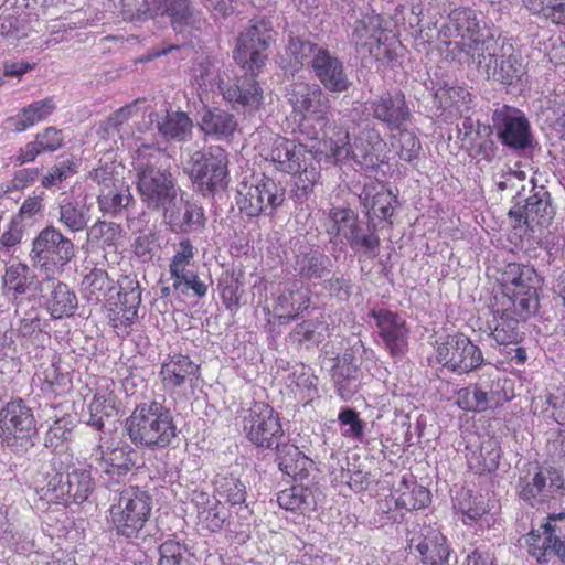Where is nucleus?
Listing matches in <instances>:
<instances>
[{
	"mask_svg": "<svg viewBox=\"0 0 565 565\" xmlns=\"http://www.w3.org/2000/svg\"><path fill=\"white\" fill-rule=\"evenodd\" d=\"M409 548L417 553V565H447L451 554L447 537L430 527L422 536L412 537Z\"/></svg>",
	"mask_w": 565,
	"mask_h": 565,
	"instance_id": "nucleus-28",
	"label": "nucleus"
},
{
	"mask_svg": "<svg viewBox=\"0 0 565 565\" xmlns=\"http://www.w3.org/2000/svg\"><path fill=\"white\" fill-rule=\"evenodd\" d=\"M90 220L89 207L78 201H64L60 205V223L71 232H82Z\"/></svg>",
	"mask_w": 565,
	"mask_h": 565,
	"instance_id": "nucleus-55",
	"label": "nucleus"
},
{
	"mask_svg": "<svg viewBox=\"0 0 565 565\" xmlns=\"http://www.w3.org/2000/svg\"><path fill=\"white\" fill-rule=\"evenodd\" d=\"M514 396L513 383L505 376L491 377L489 382H481L460 388L457 392V405L466 411L481 413L497 408Z\"/></svg>",
	"mask_w": 565,
	"mask_h": 565,
	"instance_id": "nucleus-14",
	"label": "nucleus"
},
{
	"mask_svg": "<svg viewBox=\"0 0 565 565\" xmlns=\"http://www.w3.org/2000/svg\"><path fill=\"white\" fill-rule=\"evenodd\" d=\"M278 505L298 515H310L317 509L315 491L309 486L294 484L277 493Z\"/></svg>",
	"mask_w": 565,
	"mask_h": 565,
	"instance_id": "nucleus-42",
	"label": "nucleus"
},
{
	"mask_svg": "<svg viewBox=\"0 0 565 565\" xmlns=\"http://www.w3.org/2000/svg\"><path fill=\"white\" fill-rule=\"evenodd\" d=\"M158 376L164 393L186 396L198 387L201 366L188 354H168L160 364Z\"/></svg>",
	"mask_w": 565,
	"mask_h": 565,
	"instance_id": "nucleus-15",
	"label": "nucleus"
},
{
	"mask_svg": "<svg viewBox=\"0 0 565 565\" xmlns=\"http://www.w3.org/2000/svg\"><path fill=\"white\" fill-rule=\"evenodd\" d=\"M40 390L44 395L54 397L64 396L72 388V379L67 372H63L56 363H50L42 367L38 374Z\"/></svg>",
	"mask_w": 565,
	"mask_h": 565,
	"instance_id": "nucleus-51",
	"label": "nucleus"
},
{
	"mask_svg": "<svg viewBox=\"0 0 565 565\" xmlns=\"http://www.w3.org/2000/svg\"><path fill=\"white\" fill-rule=\"evenodd\" d=\"M96 455L103 472L117 483L136 467L137 451L128 444L107 449L99 445Z\"/></svg>",
	"mask_w": 565,
	"mask_h": 565,
	"instance_id": "nucleus-32",
	"label": "nucleus"
},
{
	"mask_svg": "<svg viewBox=\"0 0 565 565\" xmlns=\"http://www.w3.org/2000/svg\"><path fill=\"white\" fill-rule=\"evenodd\" d=\"M366 109L373 119L394 131L412 122L414 116L405 94L401 89L385 90L366 103Z\"/></svg>",
	"mask_w": 565,
	"mask_h": 565,
	"instance_id": "nucleus-19",
	"label": "nucleus"
},
{
	"mask_svg": "<svg viewBox=\"0 0 565 565\" xmlns=\"http://www.w3.org/2000/svg\"><path fill=\"white\" fill-rule=\"evenodd\" d=\"M286 97L302 130L308 128L311 121H327L330 115V99L319 85L306 82L291 83Z\"/></svg>",
	"mask_w": 565,
	"mask_h": 565,
	"instance_id": "nucleus-13",
	"label": "nucleus"
},
{
	"mask_svg": "<svg viewBox=\"0 0 565 565\" xmlns=\"http://www.w3.org/2000/svg\"><path fill=\"white\" fill-rule=\"evenodd\" d=\"M196 248L190 238H181L173 246V254L169 263V274L171 278L185 273H191L195 267Z\"/></svg>",
	"mask_w": 565,
	"mask_h": 565,
	"instance_id": "nucleus-53",
	"label": "nucleus"
},
{
	"mask_svg": "<svg viewBox=\"0 0 565 565\" xmlns=\"http://www.w3.org/2000/svg\"><path fill=\"white\" fill-rule=\"evenodd\" d=\"M131 250L140 262H152L162 250V236L160 231L149 228L140 232L131 244Z\"/></svg>",
	"mask_w": 565,
	"mask_h": 565,
	"instance_id": "nucleus-54",
	"label": "nucleus"
},
{
	"mask_svg": "<svg viewBox=\"0 0 565 565\" xmlns=\"http://www.w3.org/2000/svg\"><path fill=\"white\" fill-rule=\"evenodd\" d=\"M323 46H319L300 36H291L286 49L289 63L292 67L299 68L303 65L312 66V60L316 58L319 51H323Z\"/></svg>",
	"mask_w": 565,
	"mask_h": 565,
	"instance_id": "nucleus-58",
	"label": "nucleus"
},
{
	"mask_svg": "<svg viewBox=\"0 0 565 565\" xmlns=\"http://www.w3.org/2000/svg\"><path fill=\"white\" fill-rule=\"evenodd\" d=\"M140 103L141 99L137 98L113 111L99 126V132L103 137L119 136L121 127L138 113V105Z\"/></svg>",
	"mask_w": 565,
	"mask_h": 565,
	"instance_id": "nucleus-61",
	"label": "nucleus"
},
{
	"mask_svg": "<svg viewBox=\"0 0 565 565\" xmlns=\"http://www.w3.org/2000/svg\"><path fill=\"white\" fill-rule=\"evenodd\" d=\"M171 279L173 281L172 288L174 291L180 292L183 296H186L192 291L193 296L202 299L207 295L209 286L200 278L195 270L182 274Z\"/></svg>",
	"mask_w": 565,
	"mask_h": 565,
	"instance_id": "nucleus-63",
	"label": "nucleus"
},
{
	"mask_svg": "<svg viewBox=\"0 0 565 565\" xmlns=\"http://www.w3.org/2000/svg\"><path fill=\"white\" fill-rule=\"evenodd\" d=\"M370 317L374 319L379 337L391 356L404 355L408 350L409 328L406 320L390 309H373Z\"/></svg>",
	"mask_w": 565,
	"mask_h": 565,
	"instance_id": "nucleus-22",
	"label": "nucleus"
},
{
	"mask_svg": "<svg viewBox=\"0 0 565 565\" xmlns=\"http://www.w3.org/2000/svg\"><path fill=\"white\" fill-rule=\"evenodd\" d=\"M274 33L270 21L252 20L250 25L238 35L233 50V58L245 74L220 85L225 100L249 113L258 110L263 104V89L256 77L268 60L267 51Z\"/></svg>",
	"mask_w": 565,
	"mask_h": 565,
	"instance_id": "nucleus-2",
	"label": "nucleus"
},
{
	"mask_svg": "<svg viewBox=\"0 0 565 565\" xmlns=\"http://www.w3.org/2000/svg\"><path fill=\"white\" fill-rule=\"evenodd\" d=\"M564 473L551 465H530L518 480V494L531 507L556 501L564 495Z\"/></svg>",
	"mask_w": 565,
	"mask_h": 565,
	"instance_id": "nucleus-7",
	"label": "nucleus"
},
{
	"mask_svg": "<svg viewBox=\"0 0 565 565\" xmlns=\"http://www.w3.org/2000/svg\"><path fill=\"white\" fill-rule=\"evenodd\" d=\"M126 430L136 446L151 450L169 447L177 436L170 409L157 401L137 405L126 420Z\"/></svg>",
	"mask_w": 565,
	"mask_h": 565,
	"instance_id": "nucleus-3",
	"label": "nucleus"
},
{
	"mask_svg": "<svg viewBox=\"0 0 565 565\" xmlns=\"http://www.w3.org/2000/svg\"><path fill=\"white\" fill-rule=\"evenodd\" d=\"M513 227L526 226L534 232L536 227H547L555 215L554 207L548 200L537 195L530 196L524 205L515 204L509 211Z\"/></svg>",
	"mask_w": 565,
	"mask_h": 565,
	"instance_id": "nucleus-30",
	"label": "nucleus"
},
{
	"mask_svg": "<svg viewBox=\"0 0 565 565\" xmlns=\"http://www.w3.org/2000/svg\"><path fill=\"white\" fill-rule=\"evenodd\" d=\"M142 289L139 281L126 278L125 285L118 292V301L108 308V320L114 329L130 333L132 324L138 319V310L141 305Z\"/></svg>",
	"mask_w": 565,
	"mask_h": 565,
	"instance_id": "nucleus-24",
	"label": "nucleus"
},
{
	"mask_svg": "<svg viewBox=\"0 0 565 565\" xmlns=\"http://www.w3.org/2000/svg\"><path fill=\"white\" fill-rule=\"evenodd\" d=\"M386 142L374 127H365L352 143L351 160L362 168H375L383 162Z\"/></svg>",
	"mask_w": 565,
	"mask_h": 565,
	"instance_id": "nucleus-31",
	"label": "nucleus"
},
{
	"mask_svg": "<svg viewBox=\"0 0 565 565\" xmlns=\"http://www.w3.org/2000/svg\"><path fill=\"white\" fill-rule=\"evenodd\" d=\"M478 67L505 85L518 84L526 73L521 53L509 42L502 43L499 55L486 51V62Z\"/></svg>",
	"mask_w": 565,
	"mask_h": 565,
	"instance_id": "nucleus-23",
	"label": "nucleus"
},
{
	"mask_svg": "<svg viewBox=\"0 0 565 565\" xmlns=\"http://www.w3.org/2000/svg\"><path fill=\"white\" fill-rule=\"evenodd\" d=\"M359 199L370 221L379 218L393 224L391 218L398 205V199L384 184L373 181L364 184Z\"/></svg>",
	"mask_w": 565,
	"mask_h": 565,
	"instance_id": "nucleus-29",
	"label": "nucleus"
},
{
	"mask_svg": "<svg viewBox=\"0 0 565 565\" xmlns=\"http://www.w3.org/2000/svg\"><path fill=\"white\" fill-rule=\"evenodd\" d=\"M536 270L527 265L509 263L498 279V290L489 303L487 330L499 345H518L524 339L520 323L539 308Z\"/></svg>",
	"mask_w": 565,
	"mask_h": 565,
	"instance_id": "nucleus-1",
	"label": "nucleus"
},
{
	"mask_svg": "<svg viewBox=\"0 0 565 565\" xmlns=\"http://www.w3.org/2000/svg\"><path fill=\"white\" fill-rule=\"evenodd\" d=\"M213 497L230 507L243 505L247 497L246 486L233 475L217 476Z\"/></svg>",
	"mask_w": 565,
	"mask_h": 565,
	"instance_id": "nucleus-52",
	"label": "nucleus"
},
{
	"mask_svg": "<svg viewBox=\"0 0 565 565\" xmlns=\"http://www.w3.org/2000/svg\"><path fill=\"white\" fill-rule=\"evenodd\" d=\"M439 40L454 44V50L463 54V61L481 66L486 62L487 42L481 32L477 12L468 7H458L450 11L447 22L439 31Z\"/></svg>",
	"mask_w": 565,
	"mask_h": 565,
	"instance_id": "nucleus-5",
	"label": "nucleus"
},
{
	"mask_svg": "<svg viewBox=\"0 0 565 565\" xmlns=\"http://www.w3.org/2000/svg\"><path fill=\"white\" fill-rule=\"evenodd\" d=\"M347 243L358 255L360 262L362 259H374L380 255L381 238L374 223H369L366 226L361 223L350 235Z\"/></svg>",
	"mask_w": 565,
	"mask_h": 565,
	"instance_id": "nucleus-46",
	"label": "nucleus"
},
{
	"mask_svg": "<svg viewBox=\"0 0 565 565\" xmlns=\"http://www.w3.org/2000/svg\"><path fill=\"white\" fill-rule=\"evenodd\" d=\"M352 41L359 50H365L374 60L392 63L396 60L398 40L387 29L382 28L377 19L359 21L352 33Z\"/></svg>",
	"mask_w": 565,
	"mask_h": 565,
	"instance_id": "nucleus-17",
	"label": "nucleus"
},
{
	"mask_svg": "<svg viewBox=\"0 0 565 565\" xmlns=\"http://www.w3.org/2000/svg\"><path fill=\"white\" fill-rule=\"evenodd\" d=\"M34 281L30 267L21 262H15L6 267L2 276V295L11 302H20L23 296L30 291Z\"/></svg>",
	"mask_w": 565,
	"mask_h": 565,
	"instance_id": "nucleus-41",
	"label": "nucleus"
},
{
	"mask_svg": "<svg viewBox=\"0 0 565 565\" xmlns=\"http://www.w3.org/2000/svg\"><path fill=\"white\" fill-rule=\"evenodd\" d=\"M65 143L63 130L56 127H45L34 136L33 141L26 142L14 156V166L33 162L40 154L55 152Z\"/></svg>",
	"mask_w": 565,
	"mask_h": 565,
	"instance_id": "nucleus-34",
	"label": "nucleus"
},
{
	"mask_svg": "<svg viewBox=\"0 0 565 565\" xmlns=\"http://www.w3.org/2000/svg\"><path fill=\"white\" fill-rule=\"evenodd\" d=\"M263 154L278 171L298 174V186L305 193L312 191L321 178V166L313 150L298 140L277 135Z\"/></svg>",
	"mask_w": 565,
	"mask_h": 565,
	"instance_id": "nucleus-4",
	"label": "nucleus"
},
{
	"mask_svg": "<svg viewBox=\"0 0 565 565\" xmlns=\"http://www.w3.org/2000/svg\"><path fill=\"white\" fill-rule=\"evenodd\" d=\"M191 502L196 509L198 524L211 533L220 532L228 519L227 512L221 507V502L207 492L194 490Z\"/></svg>",
	"mask_w": 565,
	"mask_h": 565,
	"instance_id": "nucleus-36",
	"label": "nucleus"
},
{
	"mask_svg": "<svg viewBox=\"0 0 565 565\" xmlns=\"http://www.w3.org/2000/svg\"><path fill=\"white\" fill-rule=\"evenodd\" d=\"M395 509L412 512L426 508L430 501V491L414 479L403 477L392 491Z\"/></svg>",
	"mask_w": 565,
	"mask_h": 565,
	"instance_id": "nucleus-39",
	"label": "nucleus"
},
{
	"mask_svg": "<svg viewBox=\"0 0 565 565\" xmlns=\"http://www.w3.org/2000/svg\"><path fill=\"white\" fill-rule=\"evenodd\" d=\"M285 200V186L265 174L253 182H241L236 194V205L247 217L274 215Z\"/></svg>",
	"mask_w": 565,
	"mask_h": 565,
	"instance_id": "nucleus-9",
	"label": "nucleus"
},
{
	"mask_svg": "<svg viewBox=\"0 0 565 565\" xmlns=\"http://www.w3.org/2000/svg\"><path fill=\"white\" fill-rule=\"evenodd\" d=\"M396 134L391 136L392 146L396 150L399 159L411 162L416 159L422 149V143L414 130L407 126L394 128Z\"/></svg>",
	"mask_w": 565,
	"mask_h": 565,
	"instance_id": "nucleus-59",
	"label": "nucleus"
},
{
	"mask_svg": "<svg viewBox=\"0 0 565 565\" xmlns=\"http://www.w3.org/2000/svg\"><path fill=\"white\" fill-rule=\"evenodd\" d=\"M33 489L40 500L65 507L70 486H65L63 473L53 465H43L33 478Z\"/></svg>",
	"mask_w": 565,
	"mask_h": 565,
	"instance_id": "nucleus-33",
	"label": "nucleus"
},
{
	"mask_svg": "<svg viewBox=\"0 0 565 565\" xmlns=\"http://www.w3.org/2000/svg\"><path fill=\"white\" fill-rule=\"evenodd\" d=\"M228 153L220 146L195 151L188 162V174L202 191L214 192L227 186L230 180Z\"/></svg>",
	"mask_w": 565,
	"mask_h": 565,
	"instance_id": "nucleus-10",
	"label": "nucleus"
},
{
	"mask_svg": "<svg viewBox=\"0 0 565 565\" xmlns=\"http://www.w3.org/2000/svg\"><path fill=\"white\" fill-rule=\"evenodd\" d=\"M500 142L513 150H524L531 145L530 122L520 109L503 105L492 115Z\"/></svg>",
	"mask_w": 565,
	"mask_h": 565,
	"instance_id": "nucleus-20",
	"label": "nucleus"
},
{
	"mask_svg": "<svg viewBox=\"0 0 565 565\" xmlns=\"http://www.w3.org/2000/svg\"><path fill=\"white\" fill-rule=\"evenodd\" d=\"M454 507L467 526L479 523L490 511L488 502L481 495H473L471 491L459 492Z\"/></svg>",
	"mask_w": 565,
	"mask_h": 565,
	"instance_id": "nucleus-49",
	"label": "nucleus"
},
{
	"mask_svg": "<svg viewBox=\"0 0 565 565\" xmlns=\"http://www.w3.org/2000/svg\"><path fill=\"white\" fill-rule=\"evenodd\" d=\"M278 468L294 480H303L309 477L313 461L296 445L281 444L277 446Z\"/></svg>",
	"mask_w": 565,
	"mask_h": 565,
	"instance_id": "nucleus-43",
	"label": "nucleus"
},
{
	"mask_svg": "<svg viewBox=\"0 0 565 565\" xmlns=\"http://www.w3.org/2000/svg\"><path fill=\"white\" fill-rule=\"evenodd\" d=\"M360 224L359 216L353 210L333 206L328 212L326 232L331 238L347 242Z\"/></svg>",
	"mask_w": 565,
	"mask_h": 565,
	"instance_id": "nucleus-47",
	"label": "nucleus"
},
{
	"mask_svg": "<svg viewBox=\"0 0 565 565\" xmlns=\"http://www.w3.org/2000/svg\"><path fill=\"white\" fill-rule=\"evenodd\" d=\"M137 189L141 200L153 210H167L174 205L177 189L171 172L167 169H156L148 162L138 171Z\"/></svg>",
	"mask_w": 565,
	"mask_h": 565,
	"instance_id": "nucleus-16",
	"label": "nucleus"
},
{
	"mask_svg": "<svg viewBox=\"0 0 565 565\" xmlns=\"http://www.w3.org/2000/svg\"><path fill=\"white\" fill-rule=\"evenodd\" d=\"M157 128L166 141L184 142L192 138L193 121L184 111L168 110Z\"/></svg>",
	"mask_w": 565,
	"mask_h": 565,
	"instance_id": "nucleus-45",
	"label": "nucleus"
},
{
	"mask_svg": "<svg viewBox=\"0 0 565 565\" xmlns=\"http://www.w3.org/2000/svg\"><path fill=\"white\" fill-rule=\"evenodd\" d=\"M75 257V245L60 230L44 227L32 242L33 265L46 275H61Z\"/></svg>",
	"mask_w": 565,
	"mask_h": 565,
	"instance_id": "nucleus-8",
	"label": "nucleus"
},
{
	"mask_svg": "<svg viewBox=\"0 0 565 565\" xmlns=\"http://www.w3.org/2000/svg\"><path fill=\"white\" fill-rule=\"evenodd\" d=\"M131 202H134V196L129 188L124 185H114L107 190H100L97 196L99 210L111 215H117Z\"/></svg>",
	"mask_w": 565,
	"mask_h": 565,
	"instance_id": "nucleus-57",
	"label": "nucleus"
},
{
	"mask_svg": "<svg viewBox=\"0 0 565 565\" xmlns=\"http://www.w3.org/2000/svg\"><path fill=\"white\" fill-rule=\"evenodd\" d=\"M53 97L34 100L22 107L15 115L4 119V128L14 134H21L44 121L55 110Z\"/></svg>",
	"mask_w": 565,
	"mask_h": 565,
	"instance_id": "nucleus-35",
	"label": "nucleus"
},
{
	"mask_svg": "<svg viewBox=\"0 0 565 565\" xmlns=\"http://www.w3.org/2000/svg\"><path fill=\"white\" fill-rule=\"evenodd\" d=\"M532 407L542 419L565 426V384L546 387L533 398Z\"/></svg>",
	"mask_w": 565,
	"mask_h": 565,
	"instance_id": "nucleus-37",
	"label": "nucleus"
},
{
	"mask_svg": "<svg viewBox=\"0 0 565 565\" xmlns=\"http://www.w3.org/2000/svg\"><path fill=\"white\" fill-rule=\"evenodd\" d=\"M501 457L500 441L493 436H488L482 439L478 449L468 456V466L475 473H490L499 468Z\"/></svg>",
	"mask_w": 565,
	"mask_h": 565,
	"instance_id": "nucleus-44",
	"label": "nucleus"
},
{
	"mask_svg": "<svg viewBox=\"0 0 565 565\" xmlns=\"http://www.w3.org/2000/svg\"><path fill=\"white\" fill-rule=\"evenodd\" d=\"M311 71L320 84L331 93H343L351 86L342 61L328 47L318 52L312 60Z\"/></svg>",
	"mask_w": 565,
	"mask_h": 565,
	"instance_id": "nucleus-27",
	"label": "nucleus"
},
{
	"mask_svg": "<svg viewBox=\"0 0 565 565\" xmlns=\"http://www.w3.org/2000/svg\"><path fill=\"white\" fill-rule=\"evenodd\" d=\"M115 290V281L102 268H94L86 274L82 281V291L89 303H99Z\"/></svg>",
	"mask_w": 565,
	"mask_h": 565,
	"instance_id": "nucleus-50",
	"label": "nucleus"
},
{
	"mask_svg": "<svg viewBox=\"0 0 565 565\" xmlns=\"http://www.w3.org/2000/svg\"><path fill=\"white\" fill-rule=\"evenodd\" d=\"M310 306V290L294 284L276 299L274 312L280 323L296 320Z\"/></svg>",
	"mask_w": 565,
	"mask_h": 565,
	"instance_id": "nucleus-38",
	"label": "nucleus"
},
{
	"mask_svg": "<svg viewBox=\"0 0 565 565\" xmlns=\"http://www.w3.org/2000/svg\"><path fill=\"white\" fill-rule=\"evenodd\" d=\"M42 308L52 320L71 318L78 308V298L74 289L66 282L52 279L40 296Z\"/></svg>",
	"mask_w": 565,
	"mask_h": 565,
	"instance_id": "nucleus-26",
	"label": "nucleus"
},
{
	"mask_svg": "<svg viewBox=\"0 0 565 565\" xmlns=\"http://www.w3.org/2000/svg\"><path fill=\"white\" fill-rule=\"evenodd\" d=\"M323 122L322 137L312 146L315 158L320 162L342 163L351 160L352 143L349 128L330 121Z\"/></svg>",
	"mask_w": 565,
	"mask_h": 565,
	"instance_id": "nucleus-21",
	"label": "nucleus"
},
{
	"mask_svg": "<svg viewBox=\"0 0 565 565\" xmlns=\"http://www.w3.org/2000/svg\"><path fill=\"white\" fill-rule=\"evenodd\" d=\"M541 542L544 551V562H548L551 556L565 561V541L561 540L556 533V526L546 522L542 525Z\"/></svg>",
	"mask_w": 565,
	"mask_h": 565,
	"instance_id": "nucleus-64",
	"label": "nucleus"
},
{
	"mask_svg": "<svg viewBox=\"0 0 565 565\" xmlns=\"http://www.w3.org/2000/svg\"><path fill=\"white\" fill-rule=\"evenodd\" d=\"M119 408L120 401L116 394V383L109 377H100L87 406L89 414L87 424L97 430H102L105 420L116 417Z\"/></svg>",
	"mask_w": 565,
	"mask_h": 565,
	"instance_id": "nucleus-25",
	"label": "nucleus"
},
{
	"mask_svg": "<svg viewBox=\"0 0 565 565\" xmlns=\"http://www.w3.org/2000/svg\"><path fill=\"white\" fill-rule=\"evenodd\" d=\"M328 260V256L320 252L306 253L297 259L299 275L307 279L321 278L326 271Z\"/></svg>",
	"mask_w": 565,
	"mask_h": 565,
	"instance_id": "nucleus-62",
	"label": "nucleus"
},
{
	"mask_svg": "<svg viewBox=\"0 0 565 565\" xmlns=\"http://www.w3.org/2000/svg\"><path fill=\"white\" fill-rule=\"evenodd\" d=\"M164 217L174 231L191 232L204 225L203 210L189 201L182 202L177 209L167 206Z\"/></svg>",
	"mask_w": 565,
	"mask_h": 565,
	"instance_id": "nucleus-48",
	"label": "nucleus"
},
{
	"mask_svg": "<svg viewBox=\"0 0 565 565\" xmlns=\"http://www.w3.org/2000/svg\"><path fill=\"white\" fill-rule=\"evenodd\" d=\"M157 13L167 15L174 29L188 24L192 17L190 0H153Z\"/></svg>",
	"mask_w": 565,
	"mask_h": 565,
	"instance_id": "nucleus-60",
	"label": "nucleus"
},
{
	"mask_svg": "<svg viewBox=\"0 0 565 565\" xmlns=\"http://www.w3.org/2000/svg\"><path fill=\"white\" fill-rule=\"evenodd\" d=\"M242 429L248 441L264 449L280 446L285 435L279 413L265 402H254L245 412Z\"/></svg>",
	"mask_w": 565,
	"mask_h": 565,
	"instance_id": "nucleus-11",
	"label": "nucleus"
},
{
	"mask_svg": "<svg viewBox=\"0 0 565 565\" xmlns=\"http://www.w3.org/2000/svg\"><path fill=\"white\" fill-rule=\"evenodd\" d=\"M65 486H70V494L65 497V507L70 503H82L88 499L94 490L90 471L87 469H74L66 476Z\"/></svg>",
	"mask_w": 565,
	"mask_h": 565,
	"instance_id": "nucleus-56",
	"label": "nucleus"
},
{
	"mask_svg": "<svg viewBox=\"0 0 565 565\" xmlns=\"http://www.w3.org/2000/svg\"><path fill=\"white\" fill-rule=\"evenodd\" d=\"M435 350L438 363L455 373H469L483 363L481 349L462 332L439 338Z\"/></svg>",
	"mask_w": 565,
	"mask_h": 565,
	"instance_id": "nucleus-12",
	"label": "nucleus"
},
{
	"mask_svg": "<svg viewBox=\"0 0 565 565\" xmlns=\"http://www.w3.org/2000/svg\"><path fill=\"white\" fill-rule=\"evenodd\" d=\"M36 431V419L33 409L21 397L12 398L0 409V439L14 445L18 440H26Z\"/></svg>",
	"mask_w": 565,
	"mask_h": 565,
	"instance_id": "nucleus-18",
	"label": "nucleus"
},
{
	"mask_svg": "<svg viewBox=\"0 0 565 565\" xmlns=\"http://www.w3.org/2000/svg\"><path fill=\"white\" fill-rule=\"evenodd\" d=\"M200 130L213 140H226L234 136L238 128L234 114L221 109H206L199 121Z\"/></svg>",
	"mask_w": 565,
	"mask_h": 565,
	"instance_id": "nucleus-40",
	"label": "nucleus"
},
{
	"mask_svg": "<svg viewBox=\"0 0 565 565\" xmlns=\"http://www.w3.org/2000/svg\"><path fill=\"white\" fill-rule=\"evenodd\" d=\"M152 513V497L138 487L122 489L108 509V522L118 537L137 540Z\"/></svg>",
	"mask_w": 565,
	"mask_h": 565,
	"instance_id": "nucleus-6",
	"label": "nucleus"
}]
</instances>
